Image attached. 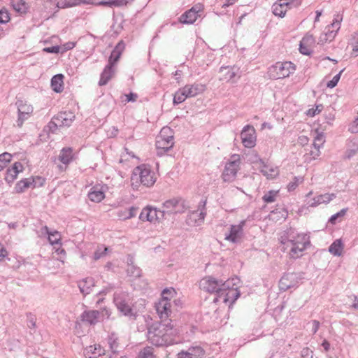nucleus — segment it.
Instances as JSON below:
<instances>
[{
    "label": "nucleus",
    "instance_id": "obj_12",
    "mask_svg": "<svg viewBox=\"0 0 358 358\" xmlns=\"http://www.w3.org/2000/svg\"><path fill=\"white\" fill-rule=\"evenodd\" d=\"M163 208L168 213H182L185 210V202L180 199L173 198L163 203Z\"/></svg>",
    "mask_w": 358,
    "mask_h": 358
},
{
    "label": "nucleus",
    "instance_id": "obj_13",
    "mask_svg": "<svg viewBox=\"0 0 358 358\" xmlns=\"http://www.w3.org/2000/svg\"><path fill=\"white\" fill-rule=\"evenodd\" d=\"M255 131L252 126L246 125L243 127L241 137L245 148H251L255 145Z\"/></svg>",
    "mask_w": 358,
    "mask_h": 358
},
{
    "label": "nucleus",
    "instance_id": "obj_57",
    "mask_svg": "<svg viewBox=\"0 0 358 358\" xmlns=\"http://www.w3.org/2000/svg\"><path fill=\"white\" fill-rule=\"evenodd\" d=\"M18 113V117H17V125L18 127H21L24 123V122L27 120H28V118L30 117V115L31 114H24V113Z\"/></svg>",
    "mask_w": 358,
    "mask_h": 358
},
{
    "label": "nucleus",
    "instance_id": "obj_49",
    "mask_svg": "<svg viewBox=\"0 0 358 358\" xmlns=\"http://www.w3.org/2000/svg\"><path fill=\"white\" fill-rule=\"evenodd\" d=\"M10 15L7 9L3 8L0 10V24H6L10 21Z\"/></svg>",
    "mask_w": 358,
    "mask_h": 358
},
{
    "label": "nucleus",
    "instance_id": "obj_41",
    "mask_svg": "<svg viewBox=\"0 0 358 358\" xmlns=\"http://www.w3.org/2000/svg\"><path fill=\"white\" fill-rule=\"evenodd\" d=\"M189 352L192 354L194 358H201L205 355L204 350L200 346H192L188 348Z\"/></svg>",
    "mask_w": 358,
    "mask_h": 358
},
{
    "label": "nucleus",
    "instance_id": "obj_36",
    "mask_svg": "<svg viewBox=\"0 0 358 358\" xmlns=\"http://www.w3.org/2000/svg\"><path fill=\"white\" fill-rule=\"evenodd\" d=\"M134 0H108L102 1L99 3V5L108 6L109 7H120L131 3Z\"/></svg>",
    "mask_w": 358,
    "mask_h": 358
},
{
    "label": "nucleus",
    "instance_id": "obj_15",
    "mask_svg": "<svg viewBox=\"0 0 358 358\" xmlns=\"http://www.w3.org/2000/svg\"><path fill=\"white\" fill-rule=\"evenodd\" d=\"M171 303L167 296H164L162 300L156 304V311L162 320L167 319L171 313Z\"/></svg>",
    "mask_w": 358,
    "mask_h": 358
},
{
    "label": "nucleus",
    "instance_id": "obj_44",
    "mask_svg": "<svg viewBox=\"0 0 358 358\" xmlns=\"http://www.w3.org/2000/svg\"><path fill=\"white\" fill-rule=\"evenodd\" d=\"M278 194V191L270 190L263 196L262 199L265 203L274 202Z\"/></svg>",
    "mask_w": 358,
    "mask_h": 358
},
{
    "label": "nucleus",
    "instance_id": "obj_31",
    "mask_svg": "<svg viewBox=\"0 0 358 358\" xmlns=\"http://www.w3.org/2000/svg\"><path fill=\"white\" fill-rule=\"evenodd\" d=\"M105 197L104 193L98 187H93L88 193V198L94 202L99 203Z\"/></svg>",
    "mask_w": 358,
    "mask_h": 358
},
{
    "label": "nucleus",
    "instance_id": "obj_18",
    "mask_svg": "<svg viewBox=\"0 0 358 358\" xmlns=\"http://www.w3.org/2000/svg\"><path fill=\"white\" fill-rule=\"evenodd\" d=\"M199 10L197 6H193L189 10L185 12L179 18V21L182 24H193L199 17Z\"/></svg>",
    "mask_w": 358,
    "mask_h": 358
},
{
    "label": "nucleus",
    "instance_id": "obj_38",
    "mask_svg": "<svg viewBox=\"0 0 358 358\" xmlns=\"http://www.w3.org/2000/svg\"><path fill=\"white\" fill-rule=\"evenodd\" d=\"M17 107V113L31 114L33 113V107L31 105L27 103L26 101L22 100H18L16 102Z\"/></svg>",
    "mask_w": 358,
    "mask_h": 358
},
{
    "label": "nucleus",
    "instance_id": "obj_62",
    "mask_svg": "<svg viewBox=\"0 0 358 358\" xmlns=\"http://www.w3.org/2000/svg\"><path fill=\"white\" fill-rule=\"evenodd\" d=\"M313 351L310 350L309 348H303L302 350H301V356L303 357V358H313Z\"/></svg>",
    "mask_w": 358,
    "mask_h": 358
},
{
    "label": "nucleus",
    "instance_id": "obj_64",
    "mask_svg": "<svg viewBox=\"0 0 358 358\" xmlns=\"http://www.w3.org/2000/svg\"><path fill=\"white\" fill-rule=\"evenodd\" d=\"M178 358H194L192 357V354H191L189 350L187 351H181L178 354Z\"/></svg>",
    "mask_w": 358,
    "mask_h": 358
},
{
    "label": "nucleus",
    "instance_id": "obj_50",
    "mask_svg": "<svg viewBox=\"0 0 358 358\" xmlns=\"http://www.w3.org/2000/svg\"><path fill=\"white\" fill-rule=\"evenodd\" d=\"M344 69L341 70L338 74L334 76V78L327 83V86L329 88H334L336 87L340 80L341 75L343 72Z\"/></svg>",
    "mask_w": 358,
    "mask_h": 358
},
{
    "label": "nucleus",
    "instance_id": "obj_2",
    "mask_svg": "<svg viewBox=\"0 0 358 358\" xmlns=\"http://www.w3.org/2000/svg\"><path fill=\"white\" fill-rule=\"evenodd\" d=\"M280 243L286 248H289V254L294 259L301 257L303 251L310 245L309 236L306 234H299L294 229L285 231L280 238Z\"/></svg>",
    "mask_w": 358,
    "mask_h": 358
},
{
    "label": "nucleus",
    "instance_id": "obj_5",
    "mask_svg": "<svg viewBox=\"0 0 358 358\" xmlns=\"http://www.w3.org/2000/svg\"><path fill=\"white\" fill-rule=\"evenodd\" d=\"M157 155L162 156L174 145L173 131L169 127H163L156 138Z\"/></svg>",
    "mask_w": 358,
    "mask_h": 358
},
{
    "label": "nucleus",
    "instance_id": "obj_39",
    "mask_svg": "<svg viewBox=\"0 0 358 358\" xmlns=\"http://www.w3.org/2000/svg\"><path fill=\"white\" fill-rule=\"evenodd\" d=\"M13 9L20 14H25L28 11L29 6L24 0H18L12 3Z\"/></svg>",
    "mask_w": 358,
    "mask_h": 358
},
{
    "label": "nucleus",
    "instance_id": "obj_33",
    "mask_svg": "<svg viewBox=\"0 0 358 358\" xmlns=\"http://www.w3.org/2000/svg\"><path fill=\"white\" fill-rule=\"evenodd\" d=\"M108 343L111 352L113 354H117L119 352L120 343L117 335L112 332L108 338Z\"/></svg>",
    "mask_w": 358,
    "mask_h": 358
},
{
    "label": "nucleus",
    "instance_id": "obj_8",
    "mask_svg": "<svg viewBox=\"0 0 358 358\" xmlns=\"http://www.w3.org/2000/svg\"><path fill=\"white\" fill-rule=\"evenodd\" d=\"M241 160L238 155H234L231 157L229 162L225 165L224 171L222 173V179L225 182L233 181L239 169Z\"/></svg>",
    "mask_w": 358,
    "mask_h": 358
},
{
    "label": "nucleus",
    "instance_id": "obj_23",
    "mask_svg": "<svg viewBox=\"0 0 358 358\" xmlns=\"http://www.w3.org/2000/svg\"><path fill=\"white\" fill-rule=\"evenodd\" d=\"M75 115L71 111H64L59 113L55 115V120H58V123L62 127H69L74 120Z\"/></svg>",
    "mask_w": 358,
    "mask_h": 358
},
{
    "label": "nucleus",
    "instance_id": "obj_28",
    "mask_svg": "<svg viewBox=\"0 0 358 358\" xmlns=\"http://www.w3.org/2000/svg\"><path fill=\"white\" fill-rule=\"evenodd\" d=\"M104 350L100 345H90L85 349L84 355L86 358H96L103 354Z\"/></svg>",
    "mask_w": 358,
    "mask_h": 358
},
{
    "label": "nucleus",
    "instance_id": "obj_10",
    "mask_svg": "<svg viewBox=\"0 0 358 358\" xmlns=\"http://www.w3.org/2000/svg\"><path fill=\"white\" fill-rule=\"evenodd\" d=\"M245 223V220H242L238 224L231 225L229 234H225V240L233 243H240L243 236V227Z\"/></svg>",
    "mask_w": 358,
    "mask_h": 358
},
{
    "label": "nucleus",
    "instance_id": "obj_48",
    "mask_svg": "<svg viewBox=\"0 0 358 358\" xmlns=\"http://www.w3.org/2000/svg\"><path fill=\"white\" fill-rule=\"evenodd\" d=\"M347 211H348V208L341 209L339 212L331 215V217L329 219V222L333 224H336L337 219L340 218V217H343L345 215Z\"/></svg>",
    "mask_w": 358,
    "mask_h": 358
},
{
    "label": "nucleus",
    "instance_id": "obj_59",
    "mask_svg": "<svg viewBox=\"0 0 358 358\" xmlns=\"http://www.w3.org/2000/svg\"><path fill=\"white\" fill-rule=\"evenodd\" d=\"M301 43L310 45L315 43V39L313 35L306 34L304 37H303L301 40Z\"/></svg>",
    "mask_w": 358,
    "mask_h": 358
},
{
    "label": "nucleus",
    "instance_id": "obj_14",
    "mask_svg": "<svg viewBox=\"0 0 358 358\" xmlns=\"http://www.w3.org/2000/svg\"><path fill=\"white\" fill-rule=\"evenodd\" d=\"M40 180V183L37 184V182L31 178H24L18 181L15 187V191L17 193H22L26 191L28 188H35L36 187H41L44 185L45 179L43 178H38Z\"/></svg>",
    "mask_w": 358,
    "mask_h": 358
},
{
    "label": "nucleus",
    "instance_id": "obj_30",
    "mask_svg": "<svg viewBox=\"0 0 358 358\" xmlns=\"http://www.w3.org/2000/svg\"><path fill=\"white\" fill-rule=\"evenodd\" d=\"M262 164V165L260 167V172L268 179L274 178L278 175V170L276 167L269 166L264 162Z\"/></svg>",
    "mask_w": 358,
    "mask_h": 358
},
{
    "label": "nucleus",
    "instance_id": "obj_43",
    "mask_svg": "<svg viewBox=\"0 0 358 358\" xmlns=\"http://www.w3.org/2000/svg\"><path fill=\"white\" fill-rule=\"evenodd\" d=\"M12 155L8 152H4L0 155V171L5 168L11 161Z\"/></svg>",
    "mask_w": 358,
    "mask_h": 358
},
{
    "label": "nucleus",
    "instance_id": "obj_21",
    "mask_svg": "<svg viewBox=\"0 0 358 358\" xmlns=\"http://www.w3.org/2000/svg\"><path fill=\"white\" fill-rule=\"evenodd\" d=\"M125 44L124 43L121 41H120L115 47V48L111 52V54L108 59V64L110 66H114V65L119 60L122 52L124 50Z\"/></svg>",
    "mask_w": 358,
    "mask_h": 358
},
{
    "label": "nucleus",
    "instance_id": "obj_11",
    "mask_svg": "<svg viewBox=\"0 0 358 358\" xmlns=\"http://www.w3.org/2000/svg\"><path fill=\"white\" fill-rule=\"evenodd\" d=\"M301 279V277L298 273H285L279 281V288L280 290L286 291L290 288L297 287Z\"/></svg>",
    "mask_w": 358,
    "mask_h": 358
},
{
    "label": "nucleus",
    "instance_id": "obj_29",
    "mask_svg": "<svg viewBox=\"0 0 358 358\" xmlns=\"http://www.w3.org/2000/svg\"><path fill=\"white\" fill-rule=\"evenodd\" d=\"M336 197V195L334 193L320 194L313 198V201L310 204V206L314 207L321 203H328Z\"/></svg>",
    "mask_w": 358,
    "mask_h": 358
},
{
    "label": "nucleus",
    "instance_id": "obj_60",
    "mask_svg": "<svg viewBox=\"0 0 358 358\" xmlns=\"http://www.w3.org/2000/svg\"><path fill=\"white\" fill-rule=\"evenodd\" d=\"M309 45L303 44L301 42H300L299 45V52L304 55H309L311 52L309 47Z\"/></svg>",
    "mask_w": 358,
    "mask_h": 358
},
{
    "label": "nucleus",
    "instance_id": "obj_1",
    "mask_svg": "<svg viewBox=\"0 0 358 358\" xmlns=\"http://www.w3.org/2000/svg\"><path fill=\"white\" fill-rule=\"evenodd\" d=\"M239 279L238 278H233L231 280L228 279L224 281L212 275H208L200 280L199 287L206 292L215 294L213 300L214 303L220 301L224 303L229 302L230 307L240 296V292L237 287H234V286L237 285Z\"/></svg>",
    "mask_w": 358,
    "mask_h": 358
},
{
    "label": "nucleus",
    "instance_id": "obj_40",
    "mask_svg": "<svg viewBox=\"0 0 358 358\" xmlns=\"http://www.w3.org/2000/svg\"><path fill=\"white\" fill-rule=\"evenodd\" d=\"M185 89L184 87L180 88L174 94L173 96V104L178 105L179 103H182L185 101L187 98H188L186 92H185Z\"/></svg>",
    "mask_w": 358,
    "mask_h": 358
},
{
    "label": "nucleus",
    "instance_id": "obj_24",
    "mask_svg": "<svg viewBox=\"0 0 358 358\" xmlns=\"http://www.w3.org/2000/svg\"><path fill=\"white\" fill-rule=\"evenodd\" d=\"M188 98L194 97L206 90V85L201 83L187 85L184 87Z\"/></svg>",
    "mask_w": 358,
    "mask_h": 358
},
{
    "label": "nucleus",
    "instance_id": "obj_7",
    "mask_svg": "<svg viewBox=\"0 0 358 358\" xmlns=\"http://www.w3.org/2000/svg\"><path fill=\"white\" fill-rule=\"evenodd\" d=\"M113 302L117 309L124 316L135 317V313L129 303V297L127 293L124 292L114 294Z\"/></svg>",
    "mask_w": 358,
    "mask_h": 358
},
{
    "label": "nucleus",
    "instance_id": "obj_45",
    "mask_svg": "<svg viewBox=\"0 0 358 358\" xmlns=\"http://www.w3.org/2000/svg\"><path fill=\"white\" fill-rule=\"evenodd\" d=\"M127 273L129 275L138 278L141 276V270L140 268L133 265V264H129L127 269Z\"/></svg>",
    "mask_w": 358,
    "mask_h": 358
},
{
    "label": "nucleus",
    "instance_id": "obj_17",
    "mask_svg": "<svg viewBox=\"0 0 358 358\" xmlns=\"http://www.w3.org/2000/svg\"><path fill=\"white\" fill-rule=\"evenodd\" d=\"M206 199L201 200L198 204L197 210H193L191 213L190 218L192 217L198 216L197 219H194L195 224L197 225H200L201 223H203L206 216Z\"/></svg>",
    "mask_w": 358,
    "mask_h": 358
},
{
    "label": "nucleus",
    "instance_id": "obj_47",
    "mask_svg": "<svg viewBox=\"0 0 358 358\" xmlns=\"http://www.w3.org/2000/svg\"><path fill=\"white\" fill-rule=\"evenodd\" d=\"M48 241L51 245L60 244L61 236L57 231H54L50 234Z\"/></svg>",
    "mask_w": 358,
    "mask_h": 358
},
{
    "label": "nucleus",
    "instance_id": "obj_35",
    "mask_svg": "<svg viewBox=\"0 0 358 358\" xmlns=\"http://www.w3.org/2000/svg\"><path fill=\"white\" fill-rule=\"evenodd\" d=\"M343 250V244L341 239H336L329 247V252L334 256L340 257Z\"/></svg>",
    "mask_w": 358,
    "mask_h": 358
},
{
    "label": "nucleus",
    "instance_id": "obj_25",
    "mask_svg": "<svg viewBox=\"0 0 358 358\" xmlns=\"http://www.w3.org/2000/svg\"><path fill=\"white\" fill-rule=\"evenodd\" d=\"M100 312L99 310L84 311L81 315V320L90 324H95L99 321Z\"/></svg>",
    "mask_w": 358,
    "mask_h": 358
},
{
    "label": "nucleus",
    "instance_id": "obj_58",
    "mask_svg": "<svg viewBox=\"0 0 358 358\" xmlns=\"http://www.w3.org/2000/svg\"><path fill=\"white\" fill-rule=\"evenodd\" d=\"M100 312V318L101 320H104L105 319H109L111 315V310L107 308H103L101 309Z\"/></svg>",
    "mask_w": 358,
    "mask_h": 358
},
{
    "label": "nucleus",
    "instance_id": "obj_52",
    "mask_svg": "<svg viewBox=\"0 0 358 358\" xmlns=\"http://www.w3.org/2000/svg\"><path fill=\"white\" fill-rule=\"evenodd\" d=\"M62 124L58 123V120H55V116L53 117L52 120L48 123L49 130L54 133L59 127H62Z\"/></svg>",
    "mask_w": 358,
    "mask_h": 358
},
{
    "label": "nucleus",
    "instance_id": "obj_46",
    "mask_svg": "<svg viewBox=\"0 0 358 358\" xmlns=\"http://www.w3.org/2000/svg\"><path fill=\"white\" fill-rule=\"evenodd\" d=\"M303 180V177H294L292 181H290L287 185V190L289 192L294 191L299 183L302 182Z\"/></svg>",
    "mask_w": 358,
    "mask_h": 358
},
{
    "label": "nucleus",
    "instance_id": "obj_27",
    "mask_svg": "<svg viewBox=\"0 0 358 358\" xmlns=\"http://www.w3.org/2000/svg\"><path fill=\"white\" fill-rule=\"evenodd\" d=\"M94 285V280L92 278H86L78 283L80 292L84 295L89 294Z\"/></svg>",
    "mask_w": 358,
    "mask_h": 358
},
{
    "label": "nucleus",
    "instance_id": "obj_20",
    "mask_svg": "<svg viewBox=\"0 0 358 358\" xmlns=\"http://www.w3.org/2000/svg\"><path fill=\"white\" fill-rule=\"evenodd\" d=\"M22 169L23 166L20 162H17L14 163L11 168L7 169L5 176V180L8 183H12L17 178L18 173L22 171Z\"/></svg>",
    "mask_w": 358,
    "mask_h": 358
},
{
    "label": "nucleus",
    "instance_id": "obj_37",
    "mask_svg": "<svg viewBox=\"0 0 358 358\" xmlns=\"http://www.w3.org/2000/svg\"><path fill=\"white\" fill-rule=\"evenodd\" d=\"M283 0H279V3H275L273 6V13L281 17H283L285 15L286 12L287 11V8L282 3Z\"/></svg>",
    "mask_w": 358,
    "mask_h": 358
},
{
    "label": "nucleus",
    "instance_id": "obj_54",
    "mask_svg": "<svg viewBox=\"0 0 358 358\" xmlns=\"http://www.w3.org/2000/svg\"><path fill=\"white\" fill-rule=\"evenodd\" d=\"M107 250V248L99 247L94 253V259L95 260L99 259L106 255Z\"/></svg>",
    "mask_w": 358,
    "mask_h": 358
},
{
    "label": "nucleus",
    "instance_id": "obj_4",
    "mask_svg": "<svg viewBox=\"0 0 358 358\" xmlns=\"http://www.w3.org/2000/svg\"><path fill=\"white\" fill-rule=\"evenodd\" d=\"M131 182L134 189H138L139 184L150 187L156 182L155 173L150 166L142 164L134 170Z\"/></svg>",
    "mask_w": 358,
    "mask_h": 358
},
{
    "label": "nucleus",
    "instance_id": "obj_9",
    "mask_svg": "<svg viewBox=\"0 0 358 358\" xmlns=\"http://www.w3.org/2000/svg\"><path fill=\"white\" fill-rule=\"evenodd\" d=\"M165 213L166 211L164 210H160L156 208L148 206L141 210L139 219L143 222H159L164 218Z\"/></svg>",
    "mask_w": 358,
    "mask_h": 358
},
{
    "label": "nucleus",
    "instance_id": "obj_53",
    "mask_svg": "<svg viewBox=\"0 0 358 358\" xmlns=\"http://www.w3.org/2000/svg\"><path fill=\"white\" fill-rule=\"evenodd\" d=\"M283 4L285 6L287 9H290L293 7H297L301 4L300 0H283Z\"/></svg>",
    "mask_w": 358,
    "mask_h": 358
},
{
    "label": "nucleus",
    "instance_id": "obj_26",
    "mask_svg": "<svg viewBox=\"0 0 358 358\" xmlns=\"http://www.w3.org/2000/svg\"><path fill=\"white\" fill-rule=\"evenodd\" d=\"M115 73V69L113 66L107 64L102 73H101L100 80L99 81V86L106 85L111 79Z\"/></svg>",
    "mask_w": 358,
    "mask_h": 358
},
{
    "label": "nucleus",
    "instance_id": "obj_42",
    "mask_svg": "<svg viewBox=\"0 0 358 358\" xmlns=\"http://www.w3.org/2000/svg\"><path fill=\"white\" fill-rule=\"evenodd\" d=\"M138 358H155L153 348L151 347L144 348L138 354Z\"/></svg>",
    "mask_w": 358,
    "mask_h": 358
},
{
    "label": "nucleus",
    "instance_id": "obj_32",
    "mask_svg": "<svg viewBox=\"0 0 358 358\" xmlns=\"http://www.w3.org/2000/svg\"><path fill=\"white\" fill-rule=\"evenodd\" d=\"M64 76L62 74H57L51 79V86L55 92H61L64 90L63 86Z\"/></svg>",
    "mask_w": 358,
    "mask_h": 358
},
{
    "label": "nucleus",
    "instance_id": "obj_63",
    "mask_svg": "<svg viewBox=\"0 0 358 358\" xmlns=\"http://www.w3.org/2000/svg\"><path fill=\"white\" fill-rule=\"evenodd\" d=\"M349 131L352 133H358V117L351 124Z\"/></svg>",
    "mask_w": 358,
    "mask_h": 358
},
{
    "label": "nucleus",
    "instance_id": "obj_34",
    "mask_svg": "<svg viewBox=\"0 0 358 358\" xmlns=\"http://www.w3.org/2000/svg\"><path fill=\"white\" fill-rule=\"evenodd\" d=\"M59 159L63 164H69L73 159V149L71 148H62Z\"/></svg>",
    "mask_w": 358,
    "mask_h": 358
},
{
    "label": "nucleus",
    "instance_id": "obj_22",
    "mask_svg": "<svg viewBox=\"0 0 358 358\" xmlns=\"http://www.w3.org/2000/svg\"><path fill=\"white\" fill-rule=\"evenodd\" d=\"M94 3V0H59L57 3V6L59 8L64 9L80 6L81 4L88 5Z\"/></svg>",
    "mask_w": 358,
    "mask_h": 358
},
{
    "label": "nucleus",
    "instance_id": "obj_56",
    "mask_svg": "<svg viewBox=\"0 0 358 358\" xmlns=\"http://www.w3.org/2000/svg\"><path fill=\"white\" fill-rule=\"evenodd\" d=\"M322 140V136H317L315 139V141L313 143V146L315 148L316 151L315 152L311 151V155H313L314 158H315V157L319 156V155H320L319 149L320 148V145L318 144L317 143H316V141H321Z\"/></svg>",
    "mask_w": 358,
    "mask_h": 358
},
{
    "label": "nucleus",
    "instance_id": "obj_61",
    "mask_svg": "<svg viewBox=\"0 0 358 358\" xmlns=\"http://www.w3.org/2000/svg\"><path fill=\"white\" fill-rule=\"evenodd\" d=\"M75 46H76L75 42L69 41V42H67V43L63 44L62 45V47H60V49L62 48V52H64L67 50L73 49Z\"/></svg>",
    "mask_w": 358,
    "mask_h": 358
},
{
    "label": "nucleus",
    "instance_id": "obj_3",
    "mask_svg": "<svg viewBox=\"0 0 358 358\" xmlns=\"http://www.w3.org/2000/svg\"><path fill=\"white\" fill-rule=\"evenodd\" d=\"M169 324L162 323L152 324L148 330L147 337L148 341L153 345L167 346L173 344V338L168 333L172 327L167 329Z\"/></svg>",
    "mask_w": 358,
    "mask_h": 358
},
{
    "label": "nucleus",
    "instance_id": "obj_16",
    "mask_svg": "<svg viewBox=\"0 0 358 358\" xmlns=\"http://www.w3.org/2000/svg\"><path fill=\"white\" fill-rule=\"evenodd\" d=\"M238 69L235 66H222L220 69V80L235 83L234 78L237 74Z\"/></svg>",
    "mask_w": 358,
    "mask_h": 358
},
{
    "label": "nucleus",
    "instance_id": "obj_6",
    "mask_svg": "<svg viewBox=\"0 0 358 358\" xmlns=\"http://www.w3.org/2000/svg\"><path fill=\"white\" fill-rule=\"evenodd\" d=\"M295 70L296 66L291 62H277L268 68L267 74L270 79H282L294 73Z\"/></svg>",
    "mask_w": 358,
    "mask_h": 358
},
{
    "label": "nucleus",
    "instance_id": "obj_51",
    "mask_svg": "<svg viewBox=\"0 0 358 358\" xmlns=\"http://www.w3.org/2000/svg\"><path fill=\"white\" fill-rule=\"evenodd\" d=\"M27 326L30 329L36 328V317L31 313L27 314Z\"/></svg>",
    "mask_w": 358,
    "mask_h": 358
},
{
    "label": "nucleus",
    "instance_id": "obj_19",
    "mask_svg": "<svg viewBox=\"0 0 358 358\" xmlns=\"http://www.w3.org/2000/svg\"><path fill=\"white\" fill-rule=\"evenodd\" d=\"M341 21L342 17H341L339 15H337L333 22L325 28L324 34L329 36L330 41H332L335 38L337 31L341 28Z\"/></svg>",
    "mask_w": 358,
    "mask_h": 358
},
{
    "label": "nucleus",
    "instance_id": "obj_55",
    "mask_svg": "<svg viewBox=\"0 0 358 358\" xmlns=\"http://www.w3.org/2000/svg\"><path fill=\"white\" fill-rule=\"evenodd\" d=\"M137 208L134 206L130 207L129 209H124V213H125L126 217H123L124 218L130 219L136 216Z\"/></svg>",
    "mask_w": 358,
    "mask_h": 358
}]
</instances>
